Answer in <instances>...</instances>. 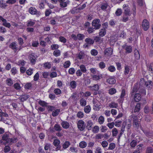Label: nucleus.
Returning a JSON list of instances; mask_svg holds the SVG:
<instances>
[{"mask_svg": "<svg viewBox=\"0 0 153 153\" xmlns=\"http://www.w3.org/2000/svg\"><path fill=\"white\" fill-rule=\"evenodd\" d=\"M10 133L9 132H6L3 135L2 140L5 143H14L17 141V139L16 138L13 137L10 138Z\"/></svg>", "mask_w": 153, "mask_h": 153, "instance_id": "f257e3e1", "label": "nucleus"}, {"mask_svg": "<svg viewBox=\"0 0 153 153\" xmlns=\"http://www.w3.org/2000/svg\"><path fill=\"white\" fill-rule=\"evenodd\" d=\"M100 22V20L98 19H96L92 21L91 23L92 25L94 27L95 30H98L100 28L101 26Z\"/></svg>", "mask_w": 153, "mask_h": 153, "instance_id": "f03ea898", "label": "nucleus"}, {"mask_svg": "<svg viewBox=\"0 0 153 153\" xmlns=\"http://www.w3.org/2000/svg\"><path fill=\"white\" fill-rule=\"evenodd\" d=\"M123 9L124 10L123 13L125 16H131V13L128 5L125 4L123 5Z\"/></svg>", "mask_w": 153, "mask_h": 153, "instance_id": "7ed1b4c3", "label": "nucleus"}, {"mask_svg": "<svg viewBox=\"0 0 153 153\" xmlns=\"http://www.w3.org/2000/svg\"><path fill=\"white\" fill-rule=\"evenodd\" d=\"M77 126L78 129L81 131L84 130L85 128V122L82 120H80L78 121Z\"/></svg>", "mask_w": 153, "mask_h": 153, "instance_id": "20e7f679", "label": "nucleus"}, {"mask_svg": "<svg viewBox=\"0 0 153 153\" xmlns=\"http://www.w3.org/2000/svg\"><path fill=\"white\" fill-rule=\"evenodd\" d=\"M143 28L145 31L147 30L149 28V23L148 21L146 19H144L142 23Z\"/></svg>", "mask_w": 153, "mask_h": 153, "instance_id": "39448f33", "label": "nucleus"}, {"mask_svg": "<svg viewBox=\"0 0 153 153\" xmlns=\"http://www.w3.org/2000/svg\"><path fill=\"white\" fill-rule=\"evenodd\" d=\"M133 118V126L134 127L138 128L139 127L140 121L137 116H134Z\"/></svg>", "mask_w": 153, "mask_h": 153, "instance_id": "423d86ee", "label": "nucleus"}, {"mask_svg": "<svg viewBox=\"0 0 153 153\" xmlns=\"http://www.w3.org/2000/svg\"><path fill=\"white\" fill-rule=\"evenodd\" d=\"M147 69L150 74L153 76V62L148 64L147 66Z\"/></svg>", "mask_w": 153, "mask_h": 153, "instance_id": "0eeeda50", "label": "nucleus"}, {"mask_svg": "<svg viewBox=\"0 0 153 153\" xmlns=\"http://www.w3.org/2000/svg\"><path fill=\"white\" fill-rule=\"evenodd\" d=\"M113 52L112 49L111 48H106L105 51V54L108 56H110L112 54Z\"/></svg>", "mask_w": 153, "mask_h": 153, "instance_id": "6e6552de", "label": "nucleus"}, {"mask_svg": "<svg viewBox=\"0 0 153 153\" xmlns=\"http://www.w3.org/2000/svg\"><path fill=\"white\" fill-rule=\"evenodd\" d=\"M17 44L15 42H13L11 43L9 45V47L14 50L15 52H16L18 50V48L17 47Z\"/></svg>", "mask_w": 153, "mask_h": 153, "instance_id": "1a4fd4ad", "label": "nucleus"}, {"mask_svg": "<svg viewBox=\"0 0 153 153\" xmlns=\"http://www.w3.org/2000/svg\"><path fill=\"white\" fill-rule=\"evenodd\" d=\"M29 59L30 60L31 63L33 64H34L36 62V57L33 53L30 54L29 56Z\"/></svg>", "mask_w": 153, "mask_h": 153, "instance_id": "9d476101", "label": "nucleus"}, {"mask_svg": "<svg viewBox=\"0 0 153 153\" xmlns=\"http://www.w3.org/2000/svg\"><path fill=\"white\" fill-rule=\"evenodd\" d=\"M141 99V97L139 93H137L134 94V100L136 102H139Z\"/></svg>", "mask_w": 153, "mask_h": 153, "instance_id": "9b49d317", "label": "nucleus"}, {"mask_svg": "<svg viewBox=\"0 0 153 153\" xmlns=\"http://www.w3.org/2000/svg\"><path fill=\"white\" fill-rule=\"evenodd\" d=\"M152 82L151 81H150L146 82L145 85L148 89L150 90L152 88Z\"/></svg>", "mask_w": 153, "mask_h": 153, "instance_id": "f8f14e48", "label": "nucleus"}, {"mask_svg": "<svg viewBox=\"0 0 153 153\" xmlns=\"http://www.w3.org/2000/svg\"><path fill=\"white\" fill-rule=\"evenodd\" d=\"M30 97V96L28 94L22 95L19 97V99L21 101L23 102L26 100Z\"/></svg>", "mask_w": 153, "mask_h": 153, "instance_id": "ddd939ff", "label": "nucleus"}, {"mask_svg": "<svg viewBox=\"0 0 153 153\" xmlns=\"http://www.w3.org/2000/svg\"><path fill=\"white\" fill-rule=\"evenodd\" d=\"M93 125V123L91 120H88L86 126V128L88 130H91L92 128V126Z\"/></svg>", "mask_w": 153, "mask_h": 153, "instance_id": "4468645a", "label": "nucleus"}, {"mask_svg": "<svg viewBox=\"0 0 153 153\" xmlns=\"http://www.w3.org/2000/svg\"><path fill=\"white\" fill-rule=\"evenodd\" d=\"M126 95V91L125 89H123L122 90V92L121 93V95H120V99H119L118 100L119 101V102H121V101L122 102L123 101V100H124V97Z\"/></svg>", "mask_w": 153, "mask_h": 153, "instance_id": "2eb2a0df", "label": "nucleus"}, {"mask_svg": "<svg viewBox=\"0 0 153 153\" xmlns=\"http://www.w3.org/2000/svg\"><path fill=\"white\" fill-rule=\"evenodd\" d=\"M89 88L92 91H98L99 87L97 84H94L93 86H90Z\"/></svg>", "mask_w": 153, "mask_h": 153, "instance_id": "dca6fc26", "label": "nucleus"}, {"mask_svg": "<svg viewBox=\"0 0 153 153\" xmlns=\"http://www.w3.org/2000/svg\"><path fill=\"white\" fill-rule=\"evenodd\" d=\"M102 74H100L98 75H94L92 76V78L93 80L97 81L102 78Z\"/></svg>", "mask_w": 153, "mask_h": 153, "instance_id": "f3484780", "label": "nucleus"}, {"mask_svg": "<svg viewBox=\"0 0 153 153\" xmlns=\"http://www.w3.org/2000/svg\"><path fill=\"white\" fill-rule=\"evenodd\" d=\"M2 19V21L3 22L2 25L6 27L9 28L10 27V25L9 23L7 22V20L3 18H1Z\"/></svg>", "mask_w": 153, "mask_h": 153, "instance_id": "a211bd4d", "label": "nucleus"}, {"mask_svg": "<svg viewBox=\"0 0 153 153\" xmlns=\"http://www.w3.org/2000/svg\"><path fill=\"white\" fill-rule=\"evenodd\" d=\"M29 12L31 14L35 15L36 13L37 10L35 8L30 7L29 9Z\"/></svg>", "mask_w": 153, "mask_h": 153, "instance_id": "6ab92c4d", "label": "nucleus"}, {"mask_svg": "<svg viewBox=\"0 0 153 153\" xmlns=\"http://www.w3.org/2000/svg\"><path fill=\"white\" fill-rule=\"evenodd\" d=\"M140 105L141 104L140 103H137L134 109V113L139 112L140 108Z\"/></svg>", "mask_w": 153, "mask_h": 153, "instance_id": "aec40b11", "label": "nucleus"}, {"mask_svg": "<svg viewBox=\"0 0 153 153\" xmlns=\"http://www.w3.org/2000/svg\"><path fill=\"white\" fill-rule=\"evenodd\" d=\"M108 106L110 108H116L118 107V104L117 103H115L114 102H112L109 104Z\"/></svg>", "mask_w": 153, "mask_h": 153, "instance_id": "412c9836", "label": "nucleus"}, {"mask_svg": "<svg viewBox=\"0 0 153 153\" xmlns=\"http://www.w3.org/2000/svg\"><path fill=\"white\" fill-rule=\"evenodd\" d=\"M61 125L64 128L67 129L69 127V123L66 121H63L61 123Z\"/></svg>", "mask_w": 153, "mask_h": 153, "instance_id": "4be33fe9", "label": "nucleus"}, {"mask_svg": "<svg viewBox=\"0 0 153 153\" xmlns=\"http://www.w3.org/2000/svg\"><path fill=\"white\" fill-rule=\"evenodd\" d=\"M106 33V30L102 28L100 30L99 35L100 36L103 37L105 35Z\"/></svg>", "mask_w": 153, "mask_h": 153, "instance_id": "5701e85b", "label": "nucleus"}, {"mask_svg": "<svg viewBox=\"0 0 153 153\" xmlns=\"http://www.w3.org/2000/svg\"><path fill=\"white\" fill-rule=\"evenodd\" d=\"M106 82L109 84H114L116 82V80L114 78H110L107 79Z\"/></svg>", "mask_w": 153, "mask_h": 153, "instance_id": "b1692460", "label": "nucleus"}, {"mask_svg": "<svg viewBox=\"0 0 153 153\" xmlns=\"http://www.w3.org/2000/svg\"><path fill=\"white\" fill-rule=\"evenodd\" d=\"M93 102L94 104V106L96 109H99L100 105V103L98 101L96 100H93Z\"/></svg>", "mask_w": 153, "mask_h": 153, "instance_id": "393cba45", "label": "nucleus"}, {"mask_svg": "<svg viewBox=\"0 0 153 153\" xmlns=\"http://www.w3.org/2000/svg\"><path fill=\"white\" fill-rule=\"evenodd\" d=\"M85 41L90 45L93 44L94 42V40L89 38H86L85 40Z\"/></svg>", "mask_w": 153, "mask_h": 153, "instance_id": "a878e982", "label": "nucleus"}, {"mask_svg": "<svg viewBox=\"0 0 153 153\" xmlns=\"http://www.w3.org/2000/svg\"><path fill=\"white\" fill-rule=\"evenodd\" d=\"M150 110L151 109L149 106L148 105H146L143 108L144 112L146 114H148L149 113Z\"/></svg>", "mask_w": 153, "mask_h": 153, "instance_id": "bb28decb", "label": "nucleus"}, {"mask_svg": "<svg viewBox=\"0 0 153 153\" xmlns=\"http://www.w3.org/2000/svg\"><path fill=\"white\" fill-rule=\"evenodd\" d=\"M130 70V67L127 65H125V70L124 71V73L125 75L128 74Z\"/></svg>", "mask_w": 153, "mask_h": 153, "instance_id": "cd10ccee", "label": "nucleus"}, {"mask_svg": "<svg viewBox=\"0 0 153 153\" xmlns=\"http://www.w3.org/2000/svg\"><path fill=\"white\" fill-rule=\"evenodd\" d=\"M108 6V4L106 3H103L100 5V8L103 10H105Z\"/></svg>", "mask_w": 153, "mask_h": 153, "instance_id": "c85d7f7f", "label": "nucleus"}, {"mask_svg": "<svg viewBox=\"0 0 153 153\" xmlns=\"http://www.w3.org/2000/svg\"><path fill=\"white\" fill-rule=\"evenodd\" d=\"M80 105L82 106H85L86 105V101L85 99L82 98L80 100Z\"/></svg>", "mask_w": 153, "mask_h": 153, "instance_id": "c756f323", "label": "nucleus"}, {"mask_svg": "<svg viewBox=\"0 0 153 153\" xmlns=\"http://www.w3.org/2000/svg\"><path fill=\"white\" fill-rule=\"evenodd\" d=\"M117 92L116 90L114 88H112L108 90V93L110 95H113Z\"/></svg>", "mask_w": 153, "mask_h": 153, "instance_id": "7c9ffc66", "label": "nucleus"}, {"mask_svg": "<svg viewBox=\"0 0 153 153\" xmlns=\"http://www.w3.org/2000/svg\"><path fill=\"white\" fill-rule=\"evenodd\" d=\"M76 82L74 80L71 81L70 83V86L73 89H74L76 88Z\"/></svg>", "mask_w": 153, "mask_h": 153, "instance_id": "2f4dec72", "label": "nucleus"}, {"mask_svg": "<svg viewBox=\"0 0 153 153\" xmlns=\"http://www.w3.org/2000/svg\"><path fill=\"white\" fill-rule=\"evenodd\" d=\"M60 112V110L59 109H56L54 111L52 112V115L54 117L58 115Z\"/></svg>", "mask_w": 153, "mask_h": 153, "instance_id": "473e14b6", "label": "nucleus"}, {"mask_svg": "<svg viewBox=\"0 0 153 153\" xmlns=\"http://www.w3.org/2000/svg\"><path fill=\"white\" fill-rule=\"evenodd\" d=\"M54 129L57 131H60L62 130V128L58 124H56L54 127Z\"/></svg>", "mask_w": 153, "mask_h": 153, "instance_id": "72a5a7b5", "label": "nucleus"}, {"mask_svg": "<svg viewBox=\"0 0 153 153\" xmlns=\"http://www.w3.org/2000/svg\"><path fill=\"white\" fill-rule=\"evenodd\" d=\"M6 83L9 86H11L13 84V82L11 78L7 79L6 81Z\"/></svg>", "mask_w": 153, "mask_h": 153, "instance_id": "f704fd0d", "label": "nucleus"}, {"mask_svg": "<svg viewBox=\"0 0 153 153\" xmlns=\"http://www.w3.org/2000/svg\"><path fill=\"white\" fill-rule=\"evenodd\" d=\"M80 70L82 73H85L87 71V69L85 66L83 65H81L79 67Z\"/></svg>", "mask_w": 153, "mask_h": 153, "instance_id": "c9c22d12", "label": "nucleus"}, {"mask_svg": "<svg viewBox=\"0 0 153 153\" xmlns=\"http://www.w3.org/2000/svg\"><path fill=\"white\" fill-rule=\"evenodd\" d=\"M95 29L93 27H89L88 28L87 31L89 33H93L95 31Z\"/></svg>", "mask_w": 153, "mask_h": 153, "instance_id": "e433bc0d", "label": "nucleus"}, {"mask_svg": "<svg viewBox=\"0 0 153 153\" xmlns=\"http://www.w3.org/2000/svg\"><path fill=\"white\" fill-rule=\"evenodd\" d=\"M134 56L137 59H139L140 57V55L137 49H135L134 51Z\"/></svg>", "mask_w": 153, "mask_h": 153, "instance_id": "4c0bfd02", "label": "nucleus"}, {"mask_svg": "<svg viewBox=\"0 0 153 153\" xmlns=\"http://www.w3.org/2000/svg\"><path fill=\"white\" fill-rule=\"evenodd\" d=\"M71 65V62L69 61L65 62L63 65V67L65 68H68Z\"/></svg>", "mask_w": 153, "mask_h": 153, "instance_id": "58836bf2", "label": "nucleus"}, {"mask_svg": "<svg viewBox=\"0 0 153 153\" xmlns=\"http://www.w3.org/2000/svg\"><path fill=\"white\" fill-rule=\"evenodd\" d=\"M4 123L7 124L9 125H11V122L10 119L6 118L5 119V117L4 120H3V121Z\"/></svg>", "mask_w": 153, "mask_h": 153, "instance_id": "ea45409f", "label": "nucleus"}, {"mask_svg": "<svg viewBox=\"0 0 153 153\" xmlns=\"http://www.w3.org/2000/svg\"><path fill=\"white\" fill-rule=\"evenodd\" d=\"M51 67V65L50 62H45L44 64V67L46 68H50Z\"/></svg>", "mask_w": 153, "mask_h": 153, "instance_id": "a19ab883", "label": "nucleus"}, {"mask_svg": "<svg viewBox=\"0 0 153 153\" xmlns=\"http://www.w3.org/2000/svg\"><path fill=\"white\" fill-rule=\"evenodd\" d=\"M108 69L110 72H114L116 70L115 67L113 65H110L108 67Z\"/></svg>", "mask_w": 153, "mask_h": 153, "instance_id": "79ce46f5", "label": "nucleus"}, {"mask_svg": "<svg viewBox=\"0 0 153 153\" xmlns=\"http://www.w3.org/2000/svg\"><path fill=\"white\" fill-rule=\"evenodd\" d=\"M91 108V107L89 105H87L84 108V111L86 113H88L90 112Z\"/></svg>", "mask_w": 153, "mask_h": 153, "instance_id": "37998d69", "label": "nucleus"}, {"mask_svg": "<svg viewBox=\"0 0 153 153\" xmlns=\"http://www.w3.org/2000/svg\"><path fill=\"white\" fill-rule=\"evenodd\" d=\"M99 130V127L97 126H95L93 128L92 131L94 133H97Z\"/></svg>", "mask_w": 153, "mask_h": 153, "instance_id": "c03bdc74", "label": "nucleus"}, {"mask_svg": "<svg viewBox=\"0 0 153 153\" xmlns=\"http://www.w3.org/2000/svg\"><path fill=\"white\" fill-rule=\"evenodd\" d=\"M53 54L55 56L57 57L60 55V51L59 50H55L53 52Z\"/></svg>", "mask_w": 153, "mask_h": 153, "instance_id": "a18cd8bd", "label": "nucleus"}, {"mask_svg": "<svg viewBox=\"0 0 153 153\" xmlns=\"http://www.w3.org/2000/svg\"><path fill=\"white\" fill-rule=\"evenodd\" d=\"M129 16H125L124 14L123 16L122 21L123 22H126L128 21L129 19Z\"/></svg>", "mask_w": 153, "mask_h": 153, "instance_id": "49530a36", "label": "nucleus"}, {"mask_svg": "<svg viewBox=\"0 0 153 153\" xmlns=\"http://www.w3.org/2000/svg\"><path fill=\"white\" fill-rule=\"evenodd\" d=\"M118 133V131L116 128H114L112 130V136H116L117 135Z\"/></svg>", "mask_w": 153, "mask_h": 153, "instance_id": "de8ad7c7", "label": "nucleus"}, {"mask_svg": "<svg viewBox=\"0 0 153 153\" xmlns=\"http://www.w3.org/2000/svg\"><path fill=\"white\" fill-rule=\"evenodd\" d=\"M139 92L142 95H145L146 92V90L144 88H140L139 89Z\"/></svg>", "mask_w": 153, "mask_h": 153, "instance_id": "09e8293b", "label": "nucleus"}, {"mask_svg": "<svg viewBox=\"0 0 153 153\" xmlns=\"http://www.w3.org/2000/svg\"><path fill=\"white\" fill-rule=\"evenodd\" d=\"M153 149L152 147H147L146 149V153H153Z\"/></svg>", "mask_w": 153, "mask_h": 153, "instance_id": "8fccbe9b", "label": "nucleus"}, {"mask_svg": "<svg viewBox=\"0 0 153 153\" xmlns=\"http://www.w3.org/2000/svg\"><path fill=\"white\" fill-rule=\"evenodd\" d=\"M54 93L56 95L60 94L61 93V90L59 88H56L54 90Z\"/></svg>", "mask_w": 153, "mask_h": 153, "instance_id": "3c124183", "label": "nucleus"}, {"mask_svg": "<svg viewBox=\"0 0 153 153\" xmlns=\"http://www.w3.org/2000/svg\"><path fill=\"white\" fill-rule=\"evenodd\" d=\"M104 137L103 134H99L95 136V138L97 139H101Z\"/></svg>", "mask_w": 153, "mask_h": 153, "instance_id": "603ef678", "label": "nucleus"}, {"mask_svg": "<svg viewBox=\"0 0 153 153\" xmlns=\"http://www.w3.org/2000/svg\"><path fill=\"white\" fill-rule=\"evenodd\" d=\"M85 36L84 35L81 34H78L77 35V38L80 40H82L85 37Z\"/></svg>", "mask_w": 153, "mask_h": 153, "instance_id": "864d4df0", "label": "nucleus"}, {"mask_svg": "<svg viewBox=\"0 0 153 153\" xmlns=\"http://www.w3.org/2000/svg\"><path fill=\"white\" fill-rule=\"evenodd\" d=\"M98 121L100 124H102L104 121V118L102 116H100L98 119Z\"/></svg>", "mask_w": 153, "mask_h": 153, "instance_id": "5fc2aeb1", "label": "nucleus"}, {"mask_svg": "<svg viewBox=\"0 0 153 153\" xmlns=\"http://www.w3.org/2000/svg\"><path fill=\"white\" fill-rule=\"evenodd\" d=\"M122 13V11L121 9H118L115 12V14L117 16H120Z\"/></svg>", "mask_w": 153, "mask_h": 153, "instance_id": "6e6d98bb", "label": "nucleus"}, {"mask_svg": "<svg viewBox=\"0 0 153 153\" xmlns=\"http://www.w3.org/2000/svg\"><path fill=\"white\" fill-rule=\"evenodd\" d=\"M59 40L61 42L63 43H65L67 42L66 39L62 36H61L59 37Z\"/></svg>", "mask_w": 153, "mask_h": 153, "instance_id": "4d7b16f0", "label": "nucleus"}, {"mask_svg": "<svg viewBox=\"0 0 153 153\" xmlns=\"http://www.w3.org/2000/svg\"><path fill=\"white\" fill-rule=\"evenodd\" d=\"M126 52L129 53L132 51V48L130 46H127L126 47Z\"/></svg>", "mask_w": 153, "mask_h": 153, "instance_id": "13d9d810", "label": "nucleus"}, {"mask_svg": "<svg viewBox=\"0 0 153 153\" xmlns=\"http://www.w3.org/2000/svg\"><path fill=\"white\" fill-rule=\"evenodd\" d=\"M91 53L92 55L95 56L97 54L98 52L97 50L93 49L91 51Z\"/></svg>", "mask_w": 153, "mask_h": 153, "instance_id": "bf43d9fd", "label": "nucleus"}, {"mask_svg": "<svg viewBox=\"0 0 153 153\" xmlns=\"http://www.w3.org/2000/svg\"><path fill=\"white\" fill-rule=\"evenodd\" d=\"M39 103L41 105L43 106H46L47 105V103L44 101L40 100Z\"/></svg>", "mask_w": 153, "mask_h": 153, "instance_id": "052dcab7", "label": "nucleus"}, {"mask_svg": "<svg viewBox=\"0 0 153 153\" xmlns=\"http://www.w3.org/2000/svg\"><path fill=\"white\" fill-rule=\"evenodd\" d=\"M77 116L78 118H81L84 116L83 113L81 111H79L77 113Z\"/></svg>", "mask_w": 153, "mask_h": 153, "instance_id": "680f3d73", "label": "nucleus"}, {"mask_svg": "<svg viewBox=\"0 0 153 153\" xmlns=\"http://www.w3.org/2000/svg\"><path fill=\"white\" fill-rule=\"evenodd\" d=\"M122 123L121 121L117 120L114 123V125L117 127L120 126V124Z\"/></svg>", "mask_w": 153, "mask_h": 153, "instance_id": "e2e57ef3", "label": "nucleus"}, {"mask_svg": "<svg viewBox=\"0 0 153 153\" xmlns=\"http://www.w3.org/2000/svg\"><path fill=\"white\" fill-rule=\"evenodd\" d=\"M75 70L73 68H71L69 69L68 73L70 74L73 75L75 73Z\"/></svg>", "mask_w": 153, "mask_h": 153, "instance_id": "0e129e2a", "label": "nucleus"}, {"mask_svg": "<svg viewBox=\"0 0 153 153\" xmlns=\"http://www.w3.org/2000/svg\"><path fill=\"white\" fill-rule=\"evenodd\" d=\"M103 135H104V137L106 139L108 138L111 135L110 131H108L107 133L103 134Z\"/></svg>", "mask_w": 153, "mask_h": 153, "instance_id": "69168bd1", "label": "nucleus"}, {"mask_svg": "<svg viewBox=\"0 0 153 153\" xmlns=\"http://www.w3.org/2000/svg\"><path fill=\"white\" fill-rule=\"evenodd\" d=\"M31 86L32 84L30 83H27L25 85L24 87L26 89H29L31 87Z\"/></svg>", "mask_w": 153, "mask_h": 153, "instance_id": "338daca9", "label": "nucleus"}, {"mask_svg": "<svg viewBox=\"0 0 153 153\" xmlns=\"http://www.w3.org/2000/svg\"><path fill=\"white\" fill-rule=\"evenodd\" d=\"M99 66L101 69H103L105 67V64L103 62H101L99 64Z\"/></svg>", "mask_w": 153, "mask_h": 153, "instance_id": "774afa93", "label": "nucleus"}]
</instances>
